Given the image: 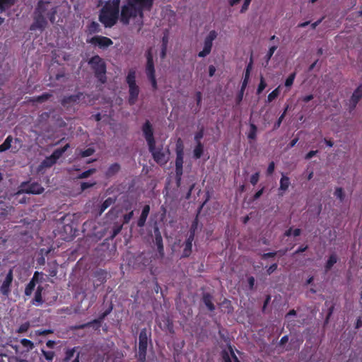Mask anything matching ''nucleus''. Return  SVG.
I'll use <instances>...</instances> for the list:
<instances>
[{
    "instance_id": "13d9d810",
    "label": "nucleus",
    "mask_w": 362,
    "mask_h": 362,
    "mask_svg": "<svg viewBox=\"0 0 362 362\" xmlns=\"http://www.w3.org/2000/svg\"><path fill=\"white\" fill-rule=\"evenodd\" d=\"M251 1L252 0H244L243 4L242 5L240 11L241 13H244L248 10Z\"/></svg>"
},
{
    "instance_id": "a19ab883",
    "label": "nucleus",
    "mask_w": 362,
    "mask_h": 362,
    "mask_svg": "<svg viewBox=\"0 0 362 362\" xmlns=\"http://www.w3.org/2000/svg\"><path fill=\"white\" fill-rule=\"evenodd\" d=\"M95 172H96V169L95 168L88 169V170H86V171L83 172L82 173H81L80 175H78L77 178H78V179L87 178L90 175H91L93 173H95Z\"/></svg>"
},
{
    "instance_id": "b1692460",
    "label": "nucleus",
    "mask_w": 362,
    "mask_h": 362,
    "mask_svg": "<svg viewBox=\"0 0 362 362\" xmlns=\"http://www.w3.org/2000/svg\"><path fill=\"white\" fill-rule=\"evenodd\" d=\"M120 170V165L117 163H115L110 165L106 171L107 177H112L117 173Z\"/></svg>"
},
{
    "instance_id": "8fccbe9b",
    "label": "nucleus",
    "mask_w": 362,
    "mask_h": 362,
    "mask_svg": "<svg viewBox=\"0 0 362 362\" xmlns=\"http://www.w3.org/2000/svg\"><path fill=\"white\" fill-rule=\"evenodd\" d=\"M266 86L267 83L264 81V78H263V76H261L260 81L257 89V94H260L264 90Z\"/></svg>"
},
{
    "instance_id": "cd10ccee",
    "label": "nucleus",
    "mask_w": 362,
    "mask_h": 362,
    "mask_svg": "<svg viewBox=\"0 0 362 362\" xmlns=\"http://www.w3.org/2000/svg\"><path fill=\"white\" fill-rule=\"evenodd\" d=\"M204 153V144L202 143L196 144V146L193 151V156L195 159H199L202 157Z\"/></svg>"
},
{
    "instance_id": "79ce46f5",
    "label": "nucleus",
    "mask_w": 362,
    "mask_h": 362,
    "mask_svg": "<svg viewBox=\"0 0 362 362\" xmlns=\"http://www.w3.org/2000/svg\"><path fill=\"white\" fill-rule=\"evenodd\" d=\"M334 194L341 202L344 201L345 198V194L341 187H337Z\"/></svg>"
},
{
    "instance_id": "f8f14e48",
    "label": "nucleus",
    "mask_w": 362,
    "mask_h": 362,
    "mask_svg": "<svg viewBox=\"0 0 362 362\" xmlns=\"http://www.w3.org/2000/svg\"><path fill=\"white\" fill-rule=\"evenodd\" d=\"M146 74L147 77L156 76L155 75V66L153 62V56L151 49H149L146 52Z\"/></svg>"
},
{
    "instance_id": "338daca9",
    "label": "nucleus",
    "mask_w": 362,
    "mask_h": 362,
    "mask_svg": "<svg viewBox=\"0 0 362 362\" xmlns=\"http://www.w3.org/2000/svg\"><path fill=\"white\" fill-rule=\"evenodd\" d=\"M334 304H332L328 310H327V316H326V319H325V321L326 322H328L329 318L331 317V316L333 314V312H334Z\"/></svg>"
},
{
    "instance_id": "9b49d317",
    "label": "nucleus",
    "mask_w": 362,
    "mask_h": 362,
    "mask_svg": "<svg viewBox=\"0 0 362 362\" xmlns=\"http://www.w3.org/2000/svg\"><path fill=\"white\" fill-rule=\"evenodd\" d=\"M362 98V85H359L352 93L349 100V112L355 110L357 104Z\"/></svg>"
},
{
    "instance_id": "9d476101",
    "label": "nucleus",
    "mask_w": 362,
    "mask_h": 362,
    "mask_svg": "<svg viewBox=\"0 0 362 362\" xmlns=\"http://www.w3.org/2000/svg\"><path fill=\"white\" fill-rule=\"evenodd\" d=\"M13 279V269H10L0 287V291L4 296H8L9 295Z\"/></svg>"
},
{
    "instance_id": "5fc2aeb1",
    "label": "nucleus",
    "mask_w": 362,
    "mask_h": 362,
    "mask_svg": "<svg viewBox=\"0 0 362 362\" xmlns=\"http://www.w3.org/2000/svg\"><path fill=\"white\" fill-rule=\"evenodd\" d=\"M52 333H53V330L52 329H37V330L35 331V334L37 336H45V335H47L49 334H52Z\"/></svg>"
},
{
    "instance_id": "a878e982",
    "label": "nucleus",
    "mask_w": 362,
    "mask_h": 362,
    "mask_svg": "<svg viewBox=\"0 0 362 362\" xmlns=\"http://www.w3.org/2000/svg\"><path fill=\"white\" fill-rule=\"evenodd\" d=\"M289 185H290L289 177L283 175L280 180V186H279V190L285 192L288 189Z\"/></svg>"
},
{
    "instance_id": "c03bdc74",
    "label": "nucleus",
    "mask_w": 362,
    "mask_h": 362,
    "mask_svg": "<svg viewBox=\"0 0 362 362\" xmlns=\"http://www.w3.org/2000/svg\"><path fill=\"white\" fill-rule=\"evenodd\" d=\"M296 73L293 72L288 76V78L285 81V86L286 87L290 88L293 85L295 78H296Z\"/></svg>"
},
{
    "instance_id": "4c0bfd02",
    "label": "nucleus",
    "mask_w": 362,
    "mask_h": 362,
    "mask_svg": "<svg viewBox=\"0 0 362 362\" xmlns=\"http://www.w3.org/2000/svg\"><path fill=\"white\" fill-rule=\"evenodd\" d=\"M77 349L78 347H74L71 349H69L66 351L64 358L66 362H69L72 359V358L74 356V354Z\"/></svg>"
},
{
    "instance_id": "58836bf2",
    "label": "nucleus",
    "mask_w": 362,
    "mask_h": 362,
    "mask_svg": "<svg viewBox=\"0 0 362 362\" xmlns=\"http://www.w3.org/2000/svg\"><path fill=\"white\" fill-rule=\"evenodd\" d=\"M31 303H32L33 305H38L42 304L43 300H42V293H40V292H35V297L32 300Z\"/></svg>"
},
{
    "instance_id": "412c9836",
    "label": "nucleus",
    "mask_w": 362,
    "mask_h": 362,
    "mask_svg": "<svg viewBox=\"0 0 362 362\" xmlns=\"http://www.w3.org/2000/svg\"><path fill=\"white\" fill-rule=\"evenodd\" d=\"M337 261L338 257L335 253L330 255L325 265V272L330 271L332 267L337 262Z\"/></svg>"
},
{
    "instance_id": "423d86ee",
    "label": "nucleus",
    "mask_w": 362,
    "mask_h": 362,
    "mask_svg": "<svg viewBox=\"0 0 362 362\" xmlns=\"http://www.w3.org/2000/svg\"><path fill=\"white\" fill-rule=\"evenodd\" d=\"M141 130L148 148L152 149L153 148V144H156V140L153 135V127L149 120H146L144 123Z\"/></svg>"
},
{
    "instance_id": "1a4fd4ad",
    "label": "nucleus",
    "mask_w": 362,
    "mask_h": 362,
    "mask_svg": "<svg viewBox=\"0 0 362 362\" xmlns=\"http://www.w3.org/2000/svg\"><path fill=\"white\" fill-rule=\"evenodd\" d=\"M149 152L151 153L152 157L156 163H157L160 165H165L168 162V158L165 152L161 147H156V144H153V148H148Z\"/></svg>"
},
{
    "instance_id": "4d7b16f0",
    "label": "nucleus",
    "mask_w": 362,
    "mask_h": 362,
    "mask_svg": "<svg viewBox=\"0 0 362 362\" xmlns=\"http://www.w3.org/2000/svg\"><path fill=\"white\" fill-rule=\"evenodd\" d=\"M133 216H134V211H131L129 213L124 214L123 216V223L124 224L128 223L130 221V220L132 218Z\"/></svg>"
},
{
    "instance_id": "72a5a7b5",
    "label": "nucleus",
    "mask_w": 362,
    "mask_h": 362,
    "mask_svg": "<svg viewBox=\"0 0 362 362\" xmlns=\"http://www.w3.org/2000/svg\"><path fill=\"white\" fill-rule=\"evenodd\" d=\"M14 4L13 0H0V12L2 13L9 8Z\"/></svg>"
},
{
    "instance_id": "4be33fe9",
    "label": "nucleus",
    "mask_w": 362,
    "mask_h": 362,
    "mask_svg": "<svg viewBox=\"0 0 362 362\" xmlns=\"http://www.w3.org/2000/svg\"><path fill=\"white\" fill-rule=\"evenodd\" d=\"M70 145L69 144H66L62 148H57L55 149L52 153L51 154L52 157L55 159V160L57 161L58 159H59L64 153L69 148Z\"/></svg>"
},
{
    "instance_id": "0eeeda50",
    "label": "nucleus",
    "mask_w": 362,
    "mask_h": 362,
    "mask_svg": "<svg viewBox=\"0 0 362 362\" xmlns=\"http://www.w3.org/2000/svg\"><path fill=\"white\" fill-rule=\"evenodd\" d=\"M217 33L215 30H211L206 37L203 49L198 53V57H205L210 54L213 46V41L216 38Z\"/></svg>"
},
{
    "instance_id": "de8ad7c7",
    "label": "nucleus",
    "mask_w": 362,
    "mask_h": 362,
    "mask_svg": "<svg viewBox=\"0 0 362 362\" xmlns=\"http://www.w3.org/2000/svg\"><path fill=\"white\" fill-rule=\"evenodd\" d=\"M30 326V325L29 322L21 324L17 329V333L22 334L26 332L28 330Z\"/></svg>"
},
{
    "instance_id": "3c124183",
    "label": "nucleus",
    "mask_w": 362,
    "mask_h": 362,
    "mask_svg": "<svg viewBox=\"0 0 362 362\" xmlns=\"http://www.w3.org/2000/svg\"><path fill=\"white\" fill-rule=\"evenodd\" d=\"M42 353L44 356V357L45 358L46 360H47L48 361H52L54 358V352L52 351H45V350H42Z\"/></svg>"
},
{
    "instance_id": "c9c22d12",
    "label": "nucleus",
    "mask_w": 362,
    "mask_h": 362,
    "mask_svg": "<svg viewBox=\"0 0 362 362\" xmlns=\"http://www.w3.org/2000/svg\"><path fill=\"white\" fill-rule=\"evenodd\" d=\"M192 245L191 243H189V242L185 243L184 249H183V252L182 254V257H189L192 253Z\"/></svg>"
},
{
    "instance_id": "7ed1b4c3",
    "label": "nucleus",
    "mask_w": 362,
    "mask_h": 362,
    "mask_svg": "<svg viewBox=\"0 0 362 362\" xmlns=\"http://www.w3.org/2000/svg\"><path fill=\"white\" fill-rule=\"evenodd\" d=\"M120 0H109L100 10L99 21L106 28L112 27L117 21L119 13Z\"/></svg>"
},
{
    "instance_id": "7c9ffc66",
    "label": "nucleus",
    "mask_w": 362,
    "mask_h": 362,
    "mask_svg": "<svg viewBox=\"0 0 362 362\" xmlns=\"http://www.w3.org/2000/svg\"><path fill=\"white\" fill-rule=\"evenodd\" d=\"M52 96V95L51 93H44L40 95L34 97L33 99V101L39 103H42L43 102L47 101V100H49Z\"/></svg>"
},
{
    "instance_id": "ea45409f",
    "label": "nucleus",
    "mask_w": 362,
    "mask_h": 362,
    "mask_svg": "<svg viewBox=\"0 0 362 362\" xmlns=\"http://www.w3.org/2000/svg\"><path fill=\"white\" fill-rule=\"evenodd\" d=\"M88 30L90 33H99L100 31V25L95 21H93L88 25Z\"/></svg>"
},
{
    "instance_id": "37998d69",
    "label": "nucleus",
    "mask_w": 362,
    "mask_h": 362,
    "mask_svg": "<svg viewBox=\"0 0 362 362\" xmlns=\"http://www.w3.org/2000/svg\"><path fill=\"white\" fill-rule=\"evenodd\" d=\"M21 344L23 347L27 348L28 350H32L34 348L33 342L28 339H22L21 340Z\"/></svg>"
},
{
    "instance_id": "aec40b11",
    "label": "nucleus",
    "mask_w": 362,
    "mask_h": 362,
    "mask_svg": "<svg viewBox=\"0 0 362 362\" xmlns=\"http://www.w3.org/2000/svg\"><path fill=\"white\" fill-rule=\"evenodd\" d=\"M213 297L209 293H204L202 296V301L206 306L209 310L214 311L215 305L212 301Z\"/></svg>"
},
{
    "instance_id": "c756f323",
    "label": "nucleus",
    "mask_w": 362,
    "mask_h": 362,
    "mask_svg": "<svg viewBox=\"0 0 362 362\" xmlns=\"http://www.w3.org/2000/svg\"><path fill=\"white\" fill-rule=\"evenodd\" d=\"M57 163V160H55L54 158L52 157L50 155L49 156H47L41 163L40 166L42 168H50L52 165H54Z\"/></svg>"
},
{
    "instance_id": "052dcab7",
    "label": "nucleus",
    "mask_w": 362,
    "mask_h": 362,
    "mask_svg": "<svg viewBox=\"0 0 362 362\" xmlns=\"http://www.w3.org/2000/svg\"><path fill=\"white\" fill-rule=\"evenodd\" d=\"M277 255H278V252H267V253H263L262 255H261V258H262V259L265 260L270 257H274Z\"/></svg>"
},
{
    "instance_id": "0e129e2a",
    "label": "nucleus",
    "mask_w": 362,
    "mask_h": 362,
    "mask_svg": "<svg viewBox=\"0 0 362 362\" xmlns=\"http://www.w3.org/2000/svg\"><path fill=\"white\" fill-rule=\"evenodd\" d=\"M122 228V226H115L112 228V233L111 238H114L117 234H119Z\"/></svg>"
},
{
    "instance_id": "864d4df0",
    "label": "nucleus",
    "mask_w": 362,
    "mask_h": 362,
    "mask_svg": "<svg viewBox=\"0 0 362 362\" xmlns=\"http://www.w3.org/2000/svg\"><path fill=\"white\" fill-rule=\"evenodd\" d=\"M276 49H277V47L275 45L272 46L269 49V50L265 56L267 62H269L270 60V59L272 58V55L274 54V53L276 50Z\"/></svg>"
},
{
    "instance_id": "e433bc0d",
    "label": "nucleus",
    "mask_w": 362,
    "mask_h": 362,
    "mask_svg": "<svg viewBox=\"0 0 362 362\" xmlns=\"http://www.w3.org/2000/svg\"><path fill=\"white\" fill-rule=\"evenodd\" d=\"M288 109V105H286L283 113L280 115V117L278 118L277 121L274 123V127H273L274 129H277L280 127V126L282 123V121L284 120V119L286 115V112H287Z\"/></svg>"
},
{
    "instance_id": "f03ea898",
    "label": "nucleus",
    "mask_w": 362,
    "mask_h": 362,
    "mask_svg": "<svg viewBox=\"0 0 362 362\" xmlns=\"http://www.w3.org/2000/svg\"><path fill=\"white\" fill-rule=\"evenodd\" d=\"M127 4L122 7L120 21L127 25L131 18L142 16L144 11H150L154 0H126Z\"/></svg>"
},
{
    "instance_id": "39448f33",
    "label": "nucleus",
    "mask_w": 362,
    "mask_h": 362,
    "mask_svg": "<svg viewBox=\"0 0 362 362\" xmlns=\"http://www.w3.org/2000/svg\"><path fill=\"white\" fill-rule=\"evenodd\" d=\"M148 342H151V332L146 328H143L139 335V346L136 355L139 362L146 361Z\"/></svg>"
},
{
    "instance_id": "bf43d9fd",
    "label": "nucleus",
    "mask_w": 362,
    "mask_h": 362,
    "mask_svg": "<svg viewBox=\"0 0 362 362\" xmlns=\"http://www.w3.org/2000/svg\"><path fill=\"white\" fill-rule=\"evenodd\" d=\"M95 185V182H83L81 183V191H84L88 188H90L91 187H93Z\"/></svg>"
},
{
    "instance_id": "c85d7f7f",
    "label": "nucleus",
    "mask_w": 362,
    "mask_h": 362,
    "mask_svg": "<svg viewBox=\"0 0 362 362\" xmlns=\"http://www.w3.org/2000/svg\"><path fill=\"white\" fill-rule=\"evenodd\" d=\"M183 158L184 155H176L175 158V171H177V173L180 174V171H183Z\"/></svg>"
},
{
    "instance_id": "bb28decb",
    "label": "nucleus",
    "mask_w": 362,
    "mask_h": 362,
    "mask_svg": "<svg viewBox=\"0 0 362 362\" xmlns=\"http://www.w3.org/2000/svg\"><path fill=\"white\" fill-rule=\"evenodd\" d=\"M115 202V199L112 197H108L106 199L100 206V215L102 214L108 207L112 205Z\"/></svg>"
},
{
    "instance_id": "49530a36",
    "label": "nucleus",
    "mask_w": 362,
    "mask_h": 362,
    "mask_svg": "<svg viewBox=\"0 0 362 362\" xmlns=\"http://www.w3.org/2000/svg\"><path fill=\"white\" fill-rule=\"evenodd\" d=\"M95 153V149L93 148H88L86 150L81 151L79 155L82 158H86L92 156Z\"/></svg>"
},
{
    "instance_id": "5701e85b",
    "label": "nucleus",
    "mask_w": 362,
    "mask_h": 362,
    "mask_svg": "<svg viewBox=\"0 0 362 362\" xmlns=\"http://www.w3.org/2000/svg\"><path fill=\"white\" fill-rule=\"evenodd\" d=\"M101 322H102V321H100L98 318H97V319H94L93 320H92L90 322H88L87 323L77 325V326L75 327V329H85L86 327H90V326H92L93 325H97V328H99L100 327Z\"/></svg>"
},
{
    "instance_id": "4468645a",
    "label": "nucleus",
    "mask_w": 362,
    "mask_h": 362,
    "mask_svg": "<svg viewBox=\"0 0 362 362\" xmlns=\"http://www.w3.org/2000/svg\"><path fill=\"white\" fill-rule=\"evenodd\" d=\"M23 187V192L27 194H40L44 192V188L38 182L25 184Z\"/></svg>"
},
{
    "instance_id": "f3484780",
    "label": "nucleus",
    "mask_w": 362,
    "mask_h": 362,
    "mask_svg": "<svg viewBox=\"0 0 362 362\" xmlns=\"http://www.w3.org/2000/svg\"><path fill=\"white\" fill-rule=\"evenodd\" d=\"M139 88L137 85L129 86V105H134L138 99Z\"/></svg>"
},
{
    "instance_id": "f257e3e1",
    "label": "nucleus",
    "mask_w": 362,
    "mask_h": 362,
    "mask_svg": "<svg viewBox=\"0 0 362 362\" xmlns=\"http://www.w3.org/2000/svg\"><path fill=\"white\" fill-rule=\"evenodd\" d=\"M57 8L51 7L47 1L39 0L33 12V23L30 25L31 30H44L47 25V18L54 23L55 22Z\"/></svg>"
},
{
    "instance_id": "e2e57ef3",
    "label": "nucleus",
    "mask_w": 362,
    "mask_h": 362,
    "mask_svg": "<svg viewBox=\"0 0 362 362\" xmlns=\"http://www.w3.org/2000/svg\"><path fill=\"white\" fill-rule=\"evenodd\" d=\"M275 169V163L274 161H272L267 169V175H271L274 173Z\"/></svg>"
},
{
    "instance_id": "6ab92c4d",
    "label": "nucleus",
    "mask_w": 362,
    "mask_h": 362,
    "mask_svg": "<svg viewBox=\"0 0 362 362\" xmlns=\"http://www.w3.org/2000/svg\"><path fill=\"white\" fill-rule=\"evenodd\" d=\"M150 212V206L146 204L145 205L143 209L141 214L140 215V217L139 218L137 221V226L142 228L145 226L147 217Z\"/></svg>"
},
{
    "instance_id": "680f3d73",
    "label": "nucleus",
    "mask_w": 362,
    "mask_h": 362,
    "mask_svg": "<svg viewBox=\"0 0 362 362\" xmlns=\"http://www.w3.org/2000/svg\"><path fill=\"white\" fill-rule=\"evenodd\" d=\"M197 227H198V219H197V218H196L192 223L189 233L193 232V234L195 235L196 230H197Z\"/></svg>"
},
{
    "instance_id": "2eb2a0df",
    "label": "nucleus",
    "mask_w": 362,
    "mask_h": 362,
    "mask_svg": "<svg viewBox=\"0 0 362 362\" xmlns=\"http://www.w3.org/2000/svg\"><path fill=\"white\" fill-rule=\"evenodd\" d=\"M154 235H155V244L157 246L158 252L161 257L164 255V247L163 243V238L160 234V232L158 228H154Z\"/></svg>"
},
{
    "instance_id": "a211bd4d",
    "label": "nucleus",
    "mask_w": 362,
    "mask_h": 362,
    "mask_svg": "<svg viewBox=\"0 0 362 362\" xmlns=\"http://www.w3.org/2000/svg\"><path fill=\"white\" fill-rule=\"evenodd\" d=\"M249 79L250 78H248V75L244 74V77H243V82L241 84L240 90H239V92L236 96V98H235V102H236L237 105H239L243 100L244 93H245V88L248 84Z\"/></svg>"
},
{
    "instance_id": "20e7f679",
    "label": "nucleus",
    "mask_w": 362,
    "mask_h": 362,
    "mask_svg": "<svg viewBox=\"0 0 362 362\" xmlns=\"http://www.w3.org/2000/svg\"><path fill=\"white\" fill-rule=\"evenodd\" d=\"M92 71L94 73V76L102 84L107 82V64L105 60L99 55H94L90 57L88 62Z\"/></svg>"
},
{
    "instance_id": "69168bd1",
    "label": "nucleus",
    "mask_w": 362,
    "mask_h": 362,
    "mask_svg": "<svg viewBox=\"0 0 362 362\" xmlns=\"http://www.w3.org/2000/svg\"><path fill=\"white\" fill-rule=\"evenodd\" d=\"M13 139L12 136L9 135L6 137L5 141L3 142V144L6 146V147L9 149L11 147V143L13 141Z\"/></svg>"
},
{
    "instance_id": "6e6552de",
    "label": "nucleus",
    "mask_w": 362,
    "mask_h": 362,
    "mask_svg": "<svg viewBox=\"0 0 362 362\" xmlns=\"http://www.w3.org/2000/svg\"><path fill=\"white\" fill-rule=\"evenodd\" d=\"M87 42L103 49L109 47L113 44V42L110 38L102 35H95L89 40H87Z\"/></svg>"
},
{
    "instance_id": "603ef678",
    "label": "nucleus",
    "mask_w": 362,
    "mask_h": 362,
    "mask_svg": "<svg viewBox=\"0 0 362 362\" xmlns=\"http://www.w3.org/2000/svg\"><path fill=\"white\" fill-rule=\"evenodd\" d=\"M259 172H256L255 173L252 174L250 179V182L253 185H256L259 180Z\"/></svg>"
},
{
    "instance_id": "ddd939ff",
    "label": "nucleus",
    "mask_w": 362,
    "mask_h": 362,
    "mask_svg": "<svg viewBox=\"0 0 362 362\" xmlns=\"http://www.w3.org/2000/svg\"><path fill=\"white\" fill-rule=\"evenodd\" d=\"M107 272L102 269H97L93 273V277L95 279L93 281V286L96 289L102 284H105L107 281Z\"/></svg>"
},
{
    "instance_id": "774afa93",
    "label": "nucleus",
    "mask_w": 362,
    "mask_h": 362,
    "mask_svg": "<svg viewBox=\"0 0 362 362\" xmlns=\"http://www.w3.org/2000/svg\"><path fill=\"white\" fill-rule=\"evenodd\" d=\"M278 264L276 263H274L267 269V274L268 275H271L274 271L277 269Z\"/></svg>"
},
{
    "instance_id": "6e6d98bb",
    "label": "nucleus",
    "mask_w": 362,
    "mask_h": 362,
    "mask_svg": "<svg viewBox=\"0 0 362 362\" xmlns=\"http://www.w3.org/2000/svg\"><path fill=\"white\" fill-rule=\"evenodd\" d=\"M112 310V306L110 305L108 309H107L105 311L100 314L98 318L103 322L104 319L111 313Z\"/></svg>"
},
{
    "instance_id": "393cba45",
    "label": "nucleus",
    "mask_w": 362,
    "mask_h": 362,
    "mask_svg": "<svg viewBox=\"0 0 362 362\" xmlns=\"http://www.w3.org/2000/svg\"><path fill=\"white\" fill-rule=\"evenodd\" d=\"M126 81L129 86H135L136 83V71L133 69H130L126 78Z\"/></svg>"
},
{
    "instance_id": "a18cd8bd",
    "label": "nucleus",
    "mask_w": 362,
    "mask_h": 362,
    "mask_svg": "<svg viewBox=\"0 0 362 362\" xmlns=\"http://www.w3.org/2000/svg\"><path fill=\"white\" fill-rule=\"evenodd\" d=\"M204 129L202 127L196 134H194V141L196 144L202 143L201 140L204 137Z\"/></svg>"
},
{
    "instance_id": "f704fd0d",
    "label": "nucleus",
    "mask_w": 362,
    "mask_h": 362,
    "mask_svg": "<svg viewBox=\"0 0 362 362\" xmlns=\"http://www.w3.org/2000/svg\"><path fill=\"white\" fill-rule=\"evenodd\" d=\"M280 86L272 90L267 96V103H272L275 100L280 94Z\"/></svg>"
},
{
    "instance_id": "09e8293b",
    "label": "nucleus",
    "mask_w": 362,
    "mask_h": 362,
    "mask_svg": "<svg viewBox=\"0 0 362 362\" xmlns=\"http://www.w3.org/2000/svg\"><path fill=\"white\" fill-rule=\"evenodd\" d=\"M175 153L176 155H179V153L184 155V146L180 139H178L176 144Z\"/></svg>"
},
{
    "instance_id": "2f4dec72",
    "label": "nucleus",
    "mask_w": 362,
    "mask_h": 362,
    "mask_svg": "<svg viewBox=\"0 0 362 362\" xmlns=\"http://www.w3.org/2000/svg\"><path fill=\"white\" fill-rule=\"evenodd\" d=\"M257 126L255 124L251 123L250 124V130L247 134V138L250 140H255L257 138Z\"/></svg>"
},
{
    "instance_id": "dca6fc26",
    "label": "nucleus",
    "mask_w": 362,
    "mask_h": 362,
    "mask_svg": "<svg viewBox=\"0 0 362 362\" xmlns=\"http://www.w3.org/2000/svg\"><path fill=\"white\" fill-rule=\"evenodd\" d=\"M82 95H83V93L81 92H78L77 94L64 96L61 100V104L62 106L66 107L68 105L76 103L81 99Z\"/></svg>"
},
{
    "instance_id": "473e14b6",
    "label": "nucleus",
    "mask_w": 362,
    "mask_h": 362,
    "mask_svg": "<svg viewBox=\"0 0 362 362\" xmlns=\"http://www.w3.org/2000/svg\"><path fill=\"white\" fill-rule=\"evenodd\" d=\"M36 284L35 282H34V279H30V281H29V283L26 285L25 286V295L26 296H31V294L33 293V291H34L35 289V287L36 286Z\"/></svg>"
}]
</instances>
